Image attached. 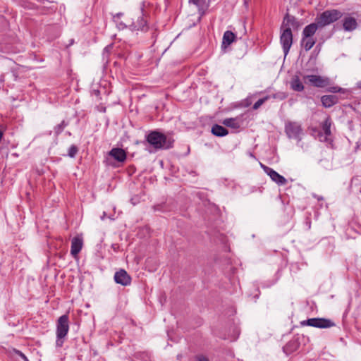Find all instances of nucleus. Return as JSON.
I'll list each match as a JSON object with an SVG mask.
<instances>
[{"instance_id":"nucleus-1","label":"nucleus","mask_w":361,"mask_h":361,"mask_svg":"<svg viewBox=\"0 0 361 361\" xmlns=\"http://www.w3.org/2000/svg\"><path fill=\"white\" fill-rule=\"evenodd\" d=\"M145 139L156 150L170 149L173 147L175 142L171 135H166L158 130L150 131L145 135Z\"/></svg>"},{"instance_id":"nucleus-2","label":"nucleus","mask_w":361,"mask_h":361,"mask_svg":"<svg viewBox=\"0 0 361 361\" xmlns=\"http://www.w3.org/2000/svg\"><path fill=\"white\" fill-rule=\"evenodd\" d=\"M69 331V317L68 314H65L59 317L56 322V346L61 348L63 346L65 338Z\"/></svg>"},{"instance_id":"nucleus-3","label":"nucleus","mask_w":361,"mask_h":361,"mask_svg":"<svg viewBox=\"0 0 361 361\" xmlns=\"http://www.w3.org/2000/svg\"><path fill=\"white\" fill-rule=\"evenodd\" d=\"M145 3H142L140 13L135 18H130V30L132 31L147 32L149 29L147 15L144 9Z\"/></svg>"},{"instance_id":"nucleus-4","label":"nucleus","mask_w":361,"mask_h":361,"mask_svg":"<svg viewBox=\"0 0 361 361\" xmlns=\"http://www.w3.org/2000/svg\"><path fill=\"white\" fill-rule=\"evenodd\" d=\"M343 16V13L337 9L326 10L317 16L316 20L320 25V27H324L336 22Z\"/></svg>"},{"instance_id":"nucleus-5","label":"nucleus","mask_w":361,"mask_h":361,"mask_svg":"<svg viewBox=\"0 0 361 361\" xmlns=\"http://www.w3.org/2000/svg\"><path fill=\"white\" fill-rule=\"evenodd\" d=\"M300 325L310 326L319 329H328L336 326V324L330 319L314 317L300 322Z\"/></svg>"},{"instance_id":"nucleus-6","label":"nucleus","mask_w":361,"mask_h":361,"mask_svg":"<svg viewBox=\"0 0 361 361\" xmlns=\"http://www.w3.org/2000/svg\"><path fill=\"white\" fill-rule=\"evenodd\" d=\"M302 78L305 83L319 88L326 87L331 83L329 78L317 75H304Z\"/></svg>"},{"instance_id":"nucleus-7","label":"nucleus","mask_w":361,"mask_h":361,"mask_svg":"<svg viewBox=\"0 0 361 361\" xmlns=\"http://www.w3.org/2000/svg\"><path fill=\"white\" fill-rule=\"evenodd\" d=\"M319 29H322V27H320V25L316 19L314 23L305 26L302 31V44L306 40L305 45H314L315 41L311 37Z\"/></svg>"},{"instance_id":"nucleus-8","label":"nucleus","mask_w":361,"mask_h":361,"mask_svg":"<svg viewBox=\"0 0 361 361\" xmlns=\"http://www.w3.org/2000/svg\"><path fill=\"white\" fill-rule=\"evenodd\" d=\"M285 132L290 139H295L298 141L301 140V134L302 128L301 125L297 122H288L285 125Z\"/></svg>"},{"instance_id":"nucleus-9","label":"nucleus","mask_w":361,"mask_h":361,"mask_svg":"<svg viewBox=\"0 0 361 361\" xmlns=\"http://www.w3.org/2000/svg\"><path fill=\"white\" fill-rule=\"evenodd\" d=\"M264 171L270 177V178L279 185H283L287 183V180L273 169L265 166L262 164H260Z\"/></svg>"},{"instance_id":"nucleus-10","label":"nucleus","mask_w":361,"mask_h":361,"mask_svg":"<svg viewBox=\"0 0 361 361\" xmlns=\"http://www.w3.org/2000/svg\"><path fill=\"white\" fill-rule=\"evenodd\" d=\"M114 279L116 283L121 284L123 286H129L132 281L130 276L123 269H121L116 271L114 274Z\"/></svg>"},{"instance_id":"nucleus-11","label":"nucleus","mask_w":361,"mask_h":361,"mask_svg":"<svg viewBox=\"0 0 361 361\" xmlns=\"http://www.w3.org/2000/svg\"><path fill=\"white\" fill-rule=\"evenodd\" d=\"M123 16V13H118L113 16V21L115 23L116 27L119 30H124L126 28L130 29V18H126L125 20L121 19Z\"/></svg>"},{"instance_id":"nucleus-12","label":"nucleus","mask_w":361,"mask_h":361,"mask_svg":"<svg viewBox=\"0 0 361 361\" xmlns=\"http://www.w3.org/2000/svg\"><path fill=\"white\" fill-rule=\"evenodd\" d=\"M343 27L345 31L352 32L357 27V20L351 16H346L343 20Z\"/></svg>"},{"instance_id":"nucleus-13","label":"nucleus","mask_w":361,"mask_h":361,"mask_svg":"<svg viewBox=\"0 0 361 361\" xmlns=\"http://www.w3.org/2000/svg\"><path fill=\"white\" fill-rule=\"evenodd\" d=\"M109 156L119 162H123L126 159V152L121 148H113L109 152Z\"/></svg>"},{"instance_id":"nucleus-14","label":"nucleus","mask_w":361,"mask_h":361,"mask_svg":"<svg viewBox=\"0 0 361 361\" xmlns=\"http://www.w3.org/2000/svg\"><path fill=\"white\" fill-rule=\"evenodd\" d=\"M321 102L324 108H330L338 102V97L332 94L323 95Z\"/></svg>"},{"instance_id":"nucleus-15","label":"nucleus","mask_w":361,"mask_h":361,"mask_svg":"<svg viewBox=\"0 0 361 361\" xmlns=\"http://www.w3.org/2000/svg\"><path fill=\"white\" fill-rule=\"evenodd\" d=\"M82 247V240L78 237H75L72 239L71 254L73 257H76L80 252Z\"/></svg>"},{"instance_id":"nucleus-16","label":"nucleus","mask_w":361,"mask_h":361,"mask_svg":"<svg viewBox=\"0 0 361 361\" xmlns=\"http://www.w3.org/2000/svg\"><path fill=\"white\" fill-rule=\"evenodd\" d=\"M280 41L282 45H292L293 35L290 27H287L283 30L281 35Z\"/></svg>"},{"instance_id":"nucleus-17","label":"nucleus","mask_w":361,"mask_h":361,"mask_svg":"<svg viewBox=\"0 0 361 361\" xmlns=\"http://www.w3.org/2000/svg\"><path fill=\"white\" fill-rule=\"evenodd\" d=\"M189 4H194L198 9V13L200 14V18H202L208 8V5L206 4L205 0H188Z\"/></svg>"},{"instance_id":"nucleus-18","label":"nucleus","mask_w":361,"mask_h":361,"mask_svg":"<svg viewBox=\"0 0 361 361\" xmlns=\"http://www.w3.org/2000/svg\"><path fill=\"white\" fill-rule=\"evenodd\" d=\"M290 87L295 92H302L304 90L305 87L298 75H295L292 77L290 81Z\"/></svg>"},{"instance_id":"nucleus-19","label":"nucleus","mask_w":361,"mask_h":361,"mask_svg":"<svg viewBox=\"0 0 361 361\" xmlns=\"http://www.w3.org/2000/svg\"><path fill=\"white\" fill-rule=\"evenodd\" d=\"M300 346V342L298 338H293L286 343L283 348V352L289 355L298 349Z\"/></svg>"},{"instance_id":"nucleus-20","label":"nucleus","mask_w":361,"mask_h":361,"mask_svg":"<svg viewBox=\"0 0 361 361\" xmlns=\"http://www.w3.org/2000/svg\"><path fill=\"white\" fill-rule=\"evenodd\" d=\"M212 133L216 137H224L228 134V130L219 124H214L212 127Z\"/></svg>"},{"instance_id":"nucleus-21","label":"nucleus","mask_w":361,"mask_h":361,"mask_svg":"<svg viewBox=\"0 0 361 361\" xmlns=\"http://www.w3.org/2000/svg\"><path fill=\"white\" fill-rule=\"evenodd\" d=\"M236 36L232 31L226 30L223 35L222 45H230L235 42Z\"/></svg>"},{"instance_id":"nucleus-22","label":"nucleus","mask_w":361,"mask_h":361,"mask_svg":"<svg viewBox=\"0 0 361 361\" xmlns=\"http://www.w3.org/2000/svg\"><path fill=\"white\" fill-rule=\"evenodd\" d=\"M222 123L226 127L231 128L233 129H238L240 126L238 118H225Z\"/></svg>"},{"instance_id":"nucleus-23","label":"nucleus","mask_w":361,"mask_h":361,"mask_svg":"<svg viewBox=\"0 0 361 361\" xmlns=\"http://www.w3.org/2000/svg\"><path fill=\"white\" fill-rule=\"evenodd\" d=\"M332 124L331 119L329 116H327L326 119L322 123V131L327 136V137H330L331 135V126Z\"/></svg>"},{"instance_id":"nucleus-24","label":"nucleus","mask_w":361,"mask_h":361,"mask_svg":"<svg viewBox=\"0 0 361 361\" xmlns=\"http://www.w3.org/2000/svg\"><path fill=\"white\" fill-rule=\"evenodd\" d=\"M68 123L65 121H62L61 123L56 125L54 128L55 135H59L63 131L64 128L68 126Z\"/></svg>"},{"instance_id":"nucleus-25","label":"nucleus","mask_w":361,"mask_h":361,"mask_svg":"<svg viewBox=\"0 0 361 361\" xmlns=\"http://www.w3.org/2000/svg\"><path fill=\"white\" fill-rule=\"evenodd\" d=\"M283 22H286L288 25H290L293 27H297L298 24L295 17L288 14H286V16L284 17Z\"/></svg>"},{"instance_id":"nucleus-26","label":"nucleus","mask_w":361,"mask_h":361,"mask_svg":"<svg viewBox=\"0 0 361 361\" xmlns=\"http://www.w3.org/2000/svg\"><path fill=\"white\" fill-rule=\"evenodd\" d=\"M326 91L331 93H345V90L338 86H331L328 87Z\"/></svg>"},{"instance_id":"nucleus-27","label":"nucleus","mask_w":361,"mask_h":361,"mask_svg":"<svg viewBox=\"0 0 361 361\" xmlns=\"http://www.w3.org/2000/svg\"><path fill=\"white\" fill-rule=\"evenodd\" d=\"M316 138H317L320 142H331V139L330 137H327V136L326 135H324V133L322 131V130H320L319 131V133L317 134Z\"/></svg>"},{"instance_id":"nucleus-28","label":"nucleus","mask_w":361,"mask_h":361,"mask_svg":"<svg viewBox=\"0 0 361 361\" xmlns=\"http://www.w3.org/2000/svg\"><path fill=\"white\" fill-rule=\"evenodd\" d=\"M113 47H105L103 53H102V58L103 61H106V63H109V55Z\"/></svg>"},{"instance_id":"nucleus-29","label":"nucleus","mask_w":361,"mask_h":361,"mask_svg":"<svg viewBox=\"0 0 361 361\" xmlns=\"http://www.w3.org/2000/svg\"><path fill=\"white\" fill-rule=\"evenodd\" d=\"M270 99V96H266L258 99L253 105L252 109L256 110L259 108L265 102Z\"/></svg>"},{"instance_id":"nucleus-30","label":"nucleus","mask_w":361,"mask_h":361,"mask_svg":"<svg viewBox=\"0 0 361 361\" xmlns=\"http://www.w3.org/2000/svg\"><path fill=\"white\" fill-rule=\"evenodd\" d=\"M78 152V147L75 145H72L68 150V156L71 158H74L77 154Z\"/></svg>"},{"instance_id":"nucleus-31","label":"nucleus","mask_w":361,"mask_h":361,"mask_svg":"<svg viewBox=\"0 0 361 361\" xmlns=\"http://www.w3.org/2000/svg\"><path fill=\"white\" fill-rule=\"evenodd\" d=\"M270 98L279 99V100H283L287 97V94L283 92H279L276 93H274L271 95H269Z\"/></svg>"},{"instance_id":"nucleus-32","label":"nucleus","mask_w":361,"mask_h":361,"mask_svg":"<svg viewBox=\"0 0 361 361\" xmlns=\"http://www.w3.org/2000/svg\"><path fill=\"white\" fill-rule=\"evenodd\" d=\"M311 214H307L305 217L304 224L308 231L311 228Z\"/></svg>"},{"instance_id":"nucleus-33","label":"nucleus","mask_w":361,"mask_h":361,"mask_svg":"<svg viewBox=\"0 0 361 361\" xmlns=\"http://www.w3.org/2000/svg\"><path fill=\"white\" fill-rule=\"evenodd\" d=\"M320 130V129L317 128H311V134L312 135H313L314 137H317V134L319 133V131Z\"/></svg>"},{"instance_id":"nucleus-34","label":"nucleus","mask_w":361,"mask_h":361,"mask_svg":"<svg viewBox=\"0 0 361 361\" xmlns=\"http://www.w3.org/2000/svg\"><path fill=\"white\" fill-rule=\"evenodd\" d=\"M197 361H209L207 357L203 355H200L197 357Z\"/></svg>"},{"instance_id":"nucleus-35","label":"nucleus","mask_w":361,"mask_h":361,"mask_svg":"<svg viewBox=\"0 0 361 361\" xmlns=\"http://www.w3.org/2000/svg\"><path fill=\"white\" fill-rule=\"evenodd\" d=\"M231 49V47H221V52L226 53L228 51H230Z\"/></svg>"},{"instance_id":"nucleus-36","label":"nucleus","mask_w":361,"mask_h":361,"mask_svg":"<svg viewBox=\"0 0 361 361\" xmlns=\"http://www.w3.org/2000/svg\"><path fill=\"white\" fill-rule=\"evenodd\" d=\"M290 47H283V52L285 54V56H286L288 54Z\"/></svg>"},{"instance_id":"nucleus-37","label":"nucleus","mask_w":361,"mask_h":361,"mask_svg":"<svg viewBox=\"0 0 361 361\" xmlns=\"http://www.w3.org/2000/svg\"><path fill=\"white\" fill-rule=\"evenodd\" d=\"M111 247L114 251L117 252L119 248V245L118 244H112Z\"/></svg>"},{"instance_id":"nucleus-38","label":"nucleus","mask_w":361,"mask_h":361,"mask_svg":"<svg viewBox=\"0 0 361 361\" xmlns=\"http://www.w3.org/2000/svg\"><path fill=\"white\" fill-rule=\"evenodd\" d=\"M18 354L23 357L24 360H27V357L20 351L18 350Z\"/></svg>"},{"instance_id":"nucleus-39","label":"nucleus","mask_w":361,"mask_h":361,"mask_svg":"<svg viewBox=\"0 0 361 361\" xmlns=\"http://www.w3.org/2000/svg\"><path fill=\"white\" fill-rule=\"evenodd\" d=\"M313 197H314V198H316V199H317V200H319H319H324V198H323V197H322V196H319V195H315V194H314V195H313Z\"/></svg>"},{"instance_id":"nucleus-40","label":"nucleus","mask_w":361,"mask_h":361,"mask_svg":"<svg viewBox=\"0 0 361 361\" xmlns=\"http://www.w3.org/2000/svg\"><path fill=\"white\" fill-rule=\"evenodd\" d=\"M93 94L97 97H99L100 95V91L99 90H94Z\"/></svg>"},{"instance_id":"nucleus-41","label":"nucleus","mask_w":361,"mask_h":361,"mask_svg":"<svg viewBox=\"0 0 361 361\" xmlns=\"http://www.w3.org/2000/svg\"><path fill=\"white\" fill-rule=\"evenodd\" d=\"M160 207H161V205H159V204L158 205H155V206H154V209L155 211L160 210L161 209Z\"/></svg>"},{"instance_id":"nucleus-42","label":"nucleus","mask_w":361,"mask_h":361,"mask_svg":"<svg viewBox=\"0 0 361 361\" xmlns=\"http://www.w3.org/2000/svg\"><path fill=\"white\" fill-rule=\"evenodd\" d=\"M312 47H305V51H307L310 50Z\"/></svg>"},{"instance_id":"nucleus-43","label":"nucleus","mask_w":361,"mask_h":361,"mask_svg":"<svg viewBox=\"0 0 361 361\" xmlns=\"http://www.w3.org/2000/svg\"><path fill=\"white\" fill-rule=\"evenodd\" d=\"M357 87L361 89V81L357 82Z\"/></svg>"}]
</instances>
